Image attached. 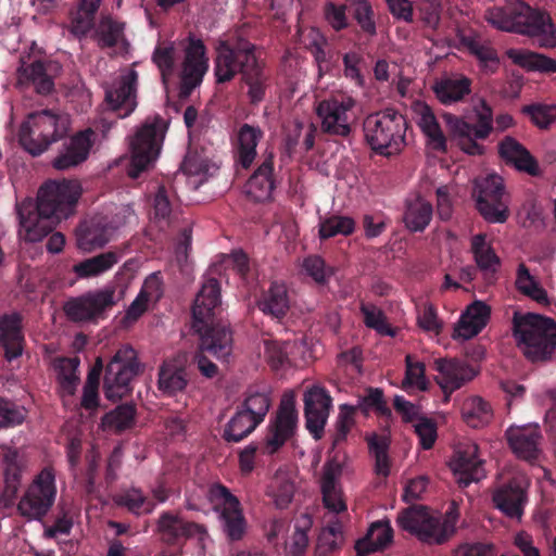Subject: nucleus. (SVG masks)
<instances>
[{
    "instance_id": "nucleus-1",
    "label": "nucleus",
    "mask_w": 556,
    "mask_h": 556,
    "mask_svg": "<svg viewBox=\"0 0 556 556\" xmlns=\"http://www.w3.org/2000/svg\"><path fill=\"white\" fill-rule=\"evenodd\" d=\"M81 194L76 180H48L38 190L37 203L18 207L20 232L29 242L41 241L55 226L74 213Z\"/></svg>"
},
{
    "instance_id": "nucleus-2",
    "label": "nucleus",
    "mask_w": 556,
    "mask_h": 556,
    "mask_svg": "<svg viewBox=\"0 0 556 556\" xmlns=\"http://www.w3.org/2000/svg\"><path fill=\"white\" fill-rule=\"evenodd\" d=\"M214 74L218 84L232 80L238 74L247 86L250 104L257 105L265 100L270 86V76L257 47L242 37L220 41L216 48Z\"/></svg>"
},
{
    "instance_id": "nucleus-3",
    "label": "nucleus",
    "mask_w": 556,
    "mask_h": 556,
    "mask_svg": "<svg viewBox=\"0 0 556 556\" xmlns=\"http://www.w3.org/2000/svg\"><path fill=\"white\" fill-rule=\"evenodd\" d=\"M220 303L219 281L215 278L206 279L191 308V328L199 336V349L202 352L227 362L232 353L233 337L228 325L216 321Z\"/></svg>"
},
{
    "instance_id": "nucleus-4",
    "label": "nucleus",
    "mask_w": 556,
    "mask_h": 556,
    "mask_svg": "<svg viewBox=\"0 0 556 556\" xmlns=\"http://www.w3.org/2000/svg\"><path fill=\"white\" fill-rule=\"evenodd\" d=\"M485 20L497 29L530 37L539 48L556 47V27L551 15L523 1L490 8L485 11Z\"/></svg>"
},
{
    "instance_id": "nucleus-5",
    "label": "nucleus",
    "mask_w": 556,
    "mask_h": 556,
    "mask_svg": "<svg viewBox=\"0 0 556 556\" xmlns=\"http://www.w3.org/2000/svg\"><path fill=\"white\" fill-rule=\"evenodd\" d=\"M513 336L529 361L544 362L552 357L556 349V321L535 313L516 312Z\"/></svg>"
},
{
    "instance_id": "nucleus-6",
    "label": "nucleus",
    "mask_w": 556,
    "mask_h": 556,
    "mask_svg": "<svg viewBox=\"0 0 556 556\" xmlns=\"http://www.w3.org/2000/svg\"><path fill=\"white\" fill-rule=\"evenodd\" d=\"M407 121L394 109L369 114L363 123L365 140L370 149L383 156L400 153L406 146Z\"/></svg>"
},
{
    "instance_id": "nucleus-7",
    "label": "nucleus",
    "mask_w": 556,
    "mask_h": 556,
    "mask_svg": "<svg viewBox=\"0 0 556 556\" xmlns=\"http://www.w3.org/2000/svg\"><path fill=\"white\" fill-rule=\"evenodd\" d=\"M458 515L451 508L445 517L432 514L426 506L413 505L397 516L399 527L427 544H444L455 533Z\"/></svg>"
},
{
    "instance_id": "nucleus-8",
    "label": "nucleus",
    "mask_w": 556,
    "mask_h": 556,
    "mask_svg": "<svg viewBox=\"0 0 556 556\" xmlns=\"http://www.w3.org/2000/svg\"><path fill=\"white\" fill-rule=\"evenodd\" d=\"M70 118L66 114L52 110L30 113L21 125L18 141L33 156L42 154L48 147L62 139L68 131Z\"/></svg>"
},
{
    "instance_id": "nucleus-9",
    "label": "nucleus",
    "mask_w": 556,
    "mask_h": 556,
    "mask_svg": "<svg viewBox=\"0 0 556 556\" xmlns=\"http://www.w3.org/2000/svg\"><path fill=\"white\" fill-rule=\"evenodd\" d=\"M166 125L160 115L149 116L130 139L128 176L136 179L160 154Z\"/></svg>"
},
{
    "instance_id": "nucleus-10",
    "label": "nucleus",
    "mask_w": 556,
    "mask_h": 556,
    "mask_svg": "<svg viewBox=\"0 0 556 556\" xmlns=\"http://www.w3.org/2000/svg\"><path fill=\"white\" fill-rule=\"evenodd\" d=\"M140 372L137 352L129 345L116 351L105 367L103 378L104 395L110 401H117L128 395L131 380Z\"/></svg>"
},
{
    "instance_id": "nucleus-11",
    "label": "nucleus",
    "mask_w": 556,
    "mask_h": 556,
    "mask_svg": "<svg viewBox=\"0 0 556 556\" xmlns=\"http://www.w3.org/2000/svg\"><path fill=\"white\" fill-rule=\"evenodd\" d=\"M55 496V473L48 466L29 484L17 504V511L28 520H41L53 506Z\"/></svg>"
},
{
    "instance_id": "nucleus-12",
    "label": "nucleus",
    "mask_w": 556,
    "mask_h": 556,
    "mask_svg": "<svg viewBox=\"0 0 556 556\" xmlns=\"http://www.w3.org/2000/svg\"><path fill=\"white\" fill-rule=\"evenodd\" d=\"M504 195V181L500 175L489 174L475 180L472 198L478 212L488 223L503 224L507 220L509 210Z\"/></svg>"
},
{
    "instance_id": "nucleus-13",
    "label": "nucleus",
    "mask_w": 556,
    "mask_h": 556,
    "mask_svg": "<svg viewBox=\"0 0 556 556\" xmlns=\"http://www.w3.org/2000/svg\"><path fill=\"white\" fill-rule=\"evenodd\" d=\"M208 498L214 509L219 513L223 531L230 541H239L247 530V521L240 501L228 488L220 483L210 486Z\"/></svg>"
},
{
    "instance_id": "nucleus-14",
    "label": "nucleus",
    "mask_w": 556,
    "mask_h": 556,
    "mask_svg": "<svg viewBox=\"0 0 556 556\" xmlns=\"http://www.w3.org/2000/svg\"><path fill=\"white\" fill-rule=\"evenodd\" d=\"M355 105L356 101L346 94L333 96L320 101L316 108V114L321 119L323 132L348 137L352 131V111Z\"/></svg>"
},
{
    "instance_id": "nucleus-15",
    "label": "nucleus",
    "mask_w": 556,
    "mask_h": 556,
    "mask_svg": "<svg viewBox=\"0 0 556 556\" xmlns=\"http://www.w3.org/2000/svg\"><path fill=\"white\" fill-rule=\"evenodd\" d=\"M114 289L89 291L79 296L70 299L64 304V313L74 323L91 321L103 318L106 309L115 304Z\"/></svg>"
},
{
    "instance_id": "nucleus-16",
    "label": "nucleus",
    "mask_w": 556,
    "mask_h": 556,
    "mask_svg": "<svg viewBox=\"0 0 556 556\" xmlns=\"http://www.w3.org/2000/svg\"><path fill=\"white\" fill-rule=\"evenodd\" d=\"M298 428V412L292 399H282L274 418L270 419L264 439L263 453L273 455L291 440Z\"/></svg>"
},
{
    "instance_id": "nucleus-17",
    "label": "nucleus",
    "mask_w": 556,
    "mask_h": 556,
    "mask_svg": "<svg viewBox=\"0 0 556 556\" xmlns=\"http://www.w3.org/2000/svg\"><path fill=\"white\" fill-rule=\"evenodd\" d=\"M206 48L201 39L189 37L185 49V59L181 64L179 97L187 99L202 83L208 68V60L205 55Z\"/></svg>"
},
{
    "instance_id": "nucleus-18",
    "label": "nucleus",
    "mask_w": 556,
    "mask_h": 556,
    "mask_svg": "<svg viewBox=\"0 0 556 556\" xmlns=\"http://www.w3.org/2000/svg\"><path fill=\"white\" fill-rule=\"evenodd\" d=\"M303 402L305 428L318 441L324 437L332 399L325 388L313 386L304 392Z\"/></svg>"
},
{
    "instance_id": "nucleus-19",
    "label": "nucleus",
    "mask_w": 556,
    "mask_h": 556,
    "mask_svg": "<svg viewBox=\"0 0 556 556\" xmlns=\"http://www.w3.org/2000/svg\"><path fill=\"white\" fill-rule=\"evenodd\" d=\"M161 541L167 545H180L185 541L195 538L204 541L207 531L203 525L186 520L178 514L163 511L156 522Z\"/></svg>"
},
{
    "instance_id": "nucleus-20",
    "label": "nucleus",
    "mask_w": 556,
    "mask_h": 556,
    "mask_svg": "<svg viewBox=\"0 0 556 556\" xmlns=\"http://www.w3.org/2000/svg\"><path fill=\"white\" fill-rule=\"evenodd\" d=\"M94 131L91 128L80 130L64 141L59 154L52 161L58 170H67L84 163L93 146Z\"/></svg>"
},
{
    "instance_id": "nucleus-21",
    "label": "nucleus",
    "mask_w": 556,
    "mask_h": 556,
    "mask_svg": "<svg viewBox=\"0 0 556 556\" xmlns=\"http://www.w3.org/2000/svg\"><path fill=\"white\" fill-rule=\"evenodd\" d=\"M138 72L129 70L105 91V101L119 117H127L137 106L136 91L138 85Z\"/></svg>"
},
{
    "instance_id": "nucleus-22",
    "label": "nucleus",
    "mask_w": 556,
    "mask_h": 556,
    "mask_svg": "<svg viewBox=\"0 0 556 556\" xmlns=\"http://www.w3.org/2000/svg\"><path fill=\"white\" fill-rule=\"evenodd\" d=\"M492 502L506 517L520 520L528 503L527 489L521 480L514 478L494 490Z\"/></svg>"
},
{
    "instance_id": "nucleus-23",
    "label": "nucleus",
    "mask_w": 556,
    "mask_h": 556,
    "mask_svg": "<svg viewBox=\"0 0 556 556\" xmlns=\"http://www.w3.org/2000/svg\"><path fill=\"white\" fill-rule=\"evenodd\" d=\"M505 437L517 457L528 462H534L539 458L542 440L539 426H511L506 430Z\"/></svg>"
},
{
    "instance_id": "nucleus-24",
    "label": "nucleus",
    "mask_w": 556,
    "mask_h": 556,
    "mask_svg": "<svg viewBox=\"0 0 556 556\" xmlns=\"http://www.w3.org/2000/svg\"><path fill=\"white\" fill-rule=\"evenodd\" d=\"M25 345L23 316L18 312L0 315V346L3 357L12 362L22 356Z\"/></svg>"
},
{
    "instance_id": "nucleus-25",
    "label": "nucleus",
    "mask_w": 556,
    "mask_h": 556,
    "mask_svg": "<svg viewBox=\"0 0 556 556\" xmlns=\"http://www.w3.org/2000/svg\"><path fill=\"white\" fill-rule=\"evenodd\" d=\"M477 453V445H466L455 452L450 463V467L456 477L457 483L462 488H466L471 482L480 481L485 477L483 462L478 458Z\"/></svg>"
},
{
    "instance_id": "nucleus-26",
    "label": "nucleus",
    "mask_w": 556,
    "mask_h": 556,
    "mask_svg": "<svg viewBox=\"0 0 556 556\" xmlns=\"http://www.w3.org/2000/svg\"><path fill=\"white\" fill-rule=\"evenodd\" d=\"M434 369L440 374L437 382L445 394V401L476 375L471 367L457 359L438 358Z\"/></svg>"
},
{
    "instance_id": "nucleus-27",
    "label": "nucleus",
    "mask_w": 556,
    "mask_h": 556,
    "mask_svg": "<svg viewBox=\"0 0 556 556\" xmlns=\"http://www.w3.org/2000/svg\"><path fill=\"white\" fill-rule=\"evenodd\" d=\"M470 252L483 280L486 285H493L497 279V273L502 262L485 233L473 235L470 239Z\"/></svg>"
},
{
    "instance_id": "nucleus-28",
    "label": "nucleus",
    "mask_w": 556,
    "mask_h": 556,
    "mask_svg": "<svg viewBox=\"0 0 556 556\" xmlns=\"http://www.w3.org/2000/svg\"><path fill=\"white\" fill-rule=\"evenodd\" d=\"M472 80L464 74L442 76L432 85V90L440 103L448 105L462 102L471 93Z\"/></svg>"
},
{
    "instance_id": "nucleus-29",
    "label": "nucleus",
    "mask_w": 556,
    "mask_h": 556,
    "mask_svg": "<svg viewBox=\"0 0 556 556\" xmlns=\"http://www.w3.org/2000/svg\"><path fill=\"white\" fill-rule=\"evenodd\" d=\"M498 153L507 164L514 165L517 170L534 177L540 175L535 157L515 138L505 137L498 144Z\"/></svg>"
},
{
    "instance_id": "nucleus-30",
    "label": "nucleus",
    "mask_w": 556,
    "mask_h": 556,
    "mask_svg": "<svg viewBox=\"0 0 556 556\" xmlns=\"http://www.w3.org/2000/svg\"><path fill=\"white\" fill-rule=\"evenodd\" d=\"M274 156L269 154L251 175L245 185L247 194L256 202H263L271 197L275 189L273 178Z\"/></svg>"
},
{
    "instance_id": "nucleus-31",
    "label": "nucleus",
    "mask_w": 556,
    "mask_h": 556,
    "mask_svg": "<svg viewBox=\"0 0 556 556\" xmlns=\"http://www.w3.org/2000/svg\"><path fill=\"white\" fill-rule=\"evenodd\" d=\"M16 75L21 87L33 86L39 94H48L53 90V79L48 75L46 65L40 60L29 64L22 62Z\"/></svg>"
},
{
    "instance_id": "nucleus-32",
    "label": "nucleus",
    "mask_w": 556,
    "mask_h": 556,
    "mask_svg": "<svg viewBox=\"0 0 556 556\" xmlns=\"http://www.w3.org/2000/svg\"><path fill=\"white\" fill-rule=\"evenodd\" d=\"M341 473V467L337 463H328L321 477V493L325 507L336 514L346 510V504L342 498V492L338 488L337 478Z\"/></svg>"
},
{
    "instance_id": "nucleus-33",
    "label": "nucleus",
    "mask_w": 556,
    "mask_h": 556,
    "mask_svg": "<svg viewBox=\"0 0 556 556\" xmlns=\"http://www.w3.org/2000/svg\"><path fill=\"white\" fill-rule=\"evenodd\" d=\"M257 306L265 315L277 320L283 319L290 308L287 287L277 281L271 282L260 298Z\"/></svg>"
},
{
    "instance_id": "nucleus-34",
    "label": "nucleus",
    "mask_w": 556,
    "mask_h": 556,
    "mask_svg": "<svg viewBox=\"0 0 556 556\" xmlns=\"http://www.w3.org/2000/svg\"><path fill=\"white\" fill-rule=\"evenodd\" d=\"M263 130L258 126L243 124L237 134V162L249 168L256 157V147L263 138Z\"/></svg>"
},
{
    "instance_id": "nucleus-35",
    "label": "nucleus",
    "mask_w": 556,
    "mask_h": 556,
    "mask_svg": "<svg viewBox=\"0 0 556 556\" xmlns=\"http://www.w3.org/2000/svg\"><path fill=\"white\" fill-rule=\"evenodd\" d=\"M393 531L388 522L376 521L370 525L366 535L355 543V551L358 556L369 554L384 548L392 541Z\"/></svg>"
},
{
    "instance_id": "nucleus-36",
    "label": "nucleus",
    "mask_w": 556,
    "mask_h": 556,
    "mask_svg": "<svg viewBox=\"0 0 556 556\" xmlns=\"http://www.w3.org/2000/svg\"><path fill=\"white\" fill-rule=\"evenodd\" d=\"M271 405L270 391L267 387L249 388L244 401L238 406L248 415H251L257 424H261Z\"/></svg>"
},
{
    "instance_id": "nucleus-37",
    "label": "nucleus",
    "mask_w": 556,
    "mask_h": 556,
    "mask_svg": "<svg viewBox=\"0 0 556 556\" xmlns=\"http://www.w3.org/2000/svg\"><path fill=\"white\" fill-rule=\"evenodd\" d=\"M76 240L80 250L90 252L102 248L109 242V231L99 222H85L77 229Z\"/></svg>"
},
{
    "instance_id": "nucleus-38",
    "label": "nucleus",
    "mask_w": 556,
    "mask_h": 556,
    "mask_svg": "<svg viewBox=\"0 0 556 556\" xmlns=\"http://www.w3.org/2000/svg\"><path fill=\"white\" fill-rule=\"evenodd\" d=\"M118 261L117 252L108 251L78 262L73 266V271L78 278L97 277L111 269Z\"/></svg>"
},
{
    "instance_id": "nucleus-39",
    "label": "nucleus",
    "mask_w": 556,
    "mask_h": 556,
    "mask_svg": "<svg viewBox=\"0 0 556 556\" xmlns=\"http://www.w3.org/2000/svg\"><path fill=\"white\" fill-rule=\"evenodd\" d=\"M116 506L126 508L136 516L149 515L155 508L153 500L149 498L140 489L130 488L113 497Z\"/></svg>"
},
{
    "instance_id": "nucleus-40",
    "label": "nucleus",
    "mask_w": 556,
    "mask_h": 556,
    "mask_svg": "<svg viewBox=\"0 0 556 556\" xmlns=\"http://www.w3.org/2000/svg\"><path fill=\"white\" fill-rule=\"evenodd\" d=\"M509 59L527 71L556 73V60L530 50H509Z\"/></svg>"
},
{
    "instance_id": "nucleus-41",
    "label": "nucleus",
    "mask_w": 556,
    "mask_h": 556,
    "mask_svg": "<svg viewBox=\"0 0 556 556\" xmlns=\"http://www.w3.org/2000/svg\"><path fill=\"white\" fill-rule=\"evenodd\" d=\"M444 118L450 130L459 138L458 144L463 151L470 155L482 153L483 148L476 141L472 124L451 114L444 115Z\"/></svg>"
},
{
    "instance_id": "nucleus-42",
    "label": "nucleus",
    "mask_w": 556,
    "mask_h": 556,
    "mask_svg": "<svg viewBox=\"0 0 556 556\" xmlns=\"http://www.w3.org/2000/svg\"><path fill=\"white\" fill-rule=\"evenodd\" d=\"M157 384L164 394L175 395L184 391L188 384L186 370L165 362L160 368Z\"/></svg>"
},
{
    "instance_id": "nucleus-43",
    "label": "nucleus",
    "mask_w": 556,
    "mask_h": 556,
    "mask_svg": "<svg viewBox=\"0 0 556 556\" xmlns=\"http://www.w3.org/2000/svg\"><path fill=\"white\" fill-rule=\"evenodd\" d=\"M343 544L342 523L336 518L323 528L317 536L314 556H330Z\"/></svg>"
},
{
    "instance_id": "nucleus-44",
    "label": "nucleus",
    "mask_w": 556,
    "mask_h": 556,
    "mask_svg": "<svg viewBox=\"0 0 556 556\" xmlns=\"http://www.w3.org/2000/svg\"><path fill=\"white\" fill-rule=\"evenodd\" d=\"M369 453L375 457V472L387 478L390 475L391 462L388 455L391 440L389 435L371 433L366 435Z\"/></svg>"
},
{
    "instance_id": "nucleus-45",
    "label": "nucleus",
    "mask_w": 556,
    "mask_h": 556,
    "mask_svg": "<svg viewBox=\"0 0 556 556\" xmlns=\"http://www.w3.org/2000/svg\"><path fill=\"white\" fill-rule=\"evenodd\" d=\"M462 416L469 427L481 428L492 420L493 412L490 404L483 399L472 396L464 402Z\"/></svg>"
},
{
    "instance_id": "nucleus-46",
    "label": "nucleus",
    "mask_w": 556,
    "mask_h": 556,
    "mask_svg": "<svg viewBox=\"0 0 556 556\" xmlns=\"http://www.w3.org/2000/svg\"><path fill=\"white\" fill-rule=\"evenodd\" d=\"M250 416L237 407L236 414L224 428L223 439L226 442L237 443L252 433L260 424Z\"/></svg>"
},
{
    "instance_id": "nucleus-47",
    "label": "nucleus",
    "mask_w": 556,
    "mask_h": 556,
    "mask_svg": "<svg viewBox=\"0 0 556 556\" xmlns=\"http://www.w3.org/2000/svg\"><path fill=\"white\" fill-rule=\"evenodd\" d=\"M356 228V222L351 216L332 214L319 223L318 235L320 240H328L336 236H351Z\"/></svg>"
},
{
    "instance_id": "nucleus-48",
    "label": "nucleus",
    "mask_w": 556,
    "mask_h": 556,
    "mask_svg": "<svg viewBox=\"0 0 556 556\" xmlns=\"http://www.w3.org/2000/svg\"><path fill=\"white\" fill-rule=\"evenodd\" d=\"M349 14L366 36L371 38L377 35L376 15L368 0H350Z\"/></svg>"
},
{
    "instance_id": "nucleus-49",
    "label": "nucleus",
    "mask_w": 556,
    "mask_h": 556,
    "mask_svg": "<svg viewBox=\"0 0 556 556\" xmlns=\"http://www.w3.org/2000/svg\"><path fill=\"white\" fill-rule=\"evenodd\" d=\"M124 38V24L104 16L94 29L93 39L101 49L113 48Z\"/></svg>"
},
{
    "instance_id": "nucleus-50",
    "label": "nucleus",
    "mask_w": 556,
    "mask_h": 556,
    "mask_svg": "<svg viewBox=\"0 0 556 556\" xmlns=\"http://www.w3.org/2000/svg\"><path fill=\"white\" fill-rule=\"evenodd\" d=\"M432 217V205L421 199H416L407 204L404 214V223L412 231H422Z\"/></svg>"
},
{
    "instance_id": "nucleus-51",
    "label": "nucleus",
    "mask_w": 556,
    "mask_h": 556,
    "mask_svg": "<svg viewBox=\"0 0 556 556\" xmlns=\"http://www.w3.org/2000/svg\"><path fill=\"white\" fill-rule=\"evenodd\" d=\"M313 527V519L308 514H301L295 519L294 532L288 546L289 556H302L308 546V532Z\"/></svg>"
},
{
    "instance_id": "nucleus-52",
    "label": "nucleus",
    "mask_w": 556,
    "mask_h": 556,
    "mask_svg": "<svg viewBox=\"0 0 556 556\" xmlns=\"http://www.w3.org/2000/svg\"><path fill=\"white\" fill-rule=\"evenodd\" d=\"M516 287L522 294L539 304H548L547 292L534 279L523 263L519 264L517 269Z\"/></svg>"
},
{
    "instance_id": "nucleus-53",
    "label": "nucleus",
    "mask_w": 556,
    "mask_h": 556,
    "mask_svg": "<svg viewBox=\"0 0 556 556\" xmlns=\"http://www.w3.org/2000/svg\"><path fill=\"white\" fill-rule=\"evenodd\" d=\"M79 364L80 362L78 357H62L59 359L56 367L58 382L62 391L67 395H73L76 391L77 384L79 382Z\"/></svg>"
},
{
    "instance_id": "nucleus-54",
    "label": "nucleus",
    "mask_w": 556,
    "mask_h": 556,
    "mask_svg": "<svg viewBox=\"0 0 556 556\" xmlns=\"http://www.w3.org/2000/svg\"><path fill=\"white\" fill-rule=\"evenodd\" d=\"M419 126L422 129L424 134L428 137L430 144L434 150L445 151L446 150V140L440 128V125L431 112L429 106H425Z\"/></svg>"
},
{
    "instance_id": "nucleus-55",
    "label": "nucleus",
    "mask_w": 556,
    "mask_h": 556,
    "mask_svg": "<svg viewBox=\"0 0 556 556\" xmlns=\"http://www.w3.org/2000/svg\"><path fill=\"white\" fill-rule=\"evenodd\" d=\"M405 377L403 380V388L409 389L416 387L420 391L428 389V380L426 378V366L425 363L419 362L415 356L407 354L405 356Z\"/></svg>"
},
{
    "instance_id": "nucleus-56",
    "label": "nucleus",
    "mask_w": 556,
    "mask_h": 556,
    "mask_svg": "<svg viewBox=\"0 0 556 556\" xmlns=\"http://www.w3.org/2000/svg\"><path fill=\"white\" fill-rule=\"evenodd\" d=\"M521 113L527 115L540 129H547L552 124L556 123V105L532 103L523 105Z\"/></svg>"
},
{
    "instance_id": "nucleus-57",
    "label": "nucleus",
    "mask_w": 556,
    "mask_h": 556,
    "mask_svg": "<svg viewBox=\"0 0 556 556\" xmlns=\"http://www.w3.org/2000/svg\"><path fill=\"white\" fill-rule=\"evenodd\" d=\"M152 61L161 72L163 81L174 74L176 48L173 42L157 45L152 54Z\"/></svg>"
},
{
    "instance_id": "nucleus-58",
    "label": "nucleus",
    "mask_w": 556,
    "mask_h": 556,
    "mask_svg": "<svg viewBox=\"0 0 556 556\" xmlns=\"http://www.w3.org/2000/svg\"><path fill=\"white\" fill-rule=\"evenodd\" d=\"M27 417L24 406L0 397V430L21 426Z\"/></svg>"
},
{
    "instance_id": "nucleus-59",
    "label": "nucleus",
    "mask_w": 556,
    "mask_h": 556,
    "mask_svg": "<svg viewBox=\"0 0 556 556\" xmlns=\"http://www.w3.org/2000/svg\"><path fill=\"white\" fill-rule=\"evenodd\" d=\"M136 405L132 403H125L118 405L115 409L108 413L104 421L117 431L129 429L135 424Z\"/></svg>"
},
{
    "instance_id": "nucleus-60",
    "label": "nucleus",
    "mask_w": 556,
    "mask_h": 556,
    "mask_svg": "<svg viewBox=\"0 0 556 556\" xmlns=\"http://www.w3.org/2000/svg\"><path fill=\"white\" fill-rule=\"evenodd\" d=\"M357 407L349 404H342L339 407V414L336 421V434L333 437V446L346 440L351 429L355 425V415Z\"/></svg>"
},
{
    "instance_id": "nucleus-61",
    "label": "nucleus",
    "mask_w": 556,
    "mask_h": 556,
    "mask_svg": "<svg viewBox=\"0 0 556 556\" xmlns=\"http://www.w3.org/2000/svg\"><path fill=\"white\" fill-rule=\"evenodd\" d=\"M361 312L364 316V323L368 328L375 329L379 334L382 336H395V330L387 321V318L381 309L375 306L369 307L362 305Z\"/></svg>"
},
{
    "instance_id": "nucleus-62",
    "label": "nucleus",
    "mask_w": 556,
    "mask_h": 556,
    "mask_svg": "<svg viewBox=\"0 0 556 556\" xmlns=\"http://www.w3.org/2000/svg\"><path fill=\"white\" fill-rule=\"evenodd\" d=\"M302 268L316 283L325 285L332 275V269L326 266L319 255H309L303 260Z\"/></svg>"
},
{
    "instance_id": "nucleus-63",
    "label": "nucleus",
    "mask_w": 556,
    "mask_h": 556,
    "mask_svg": "<svg viewBox=\"0 0 556 556\" xmlns=\"http://www.w3.org/2000/svg\"><path fill=\"white\" fill-rule=\"evenodd\" d=\"M462 315L472 324L471 334H478L486 326L490 319L491 308L482 301H475Z\"/></svg>"
},
{
    "instance_id": "nucleus-64",
    "label": "nucleus",
    "mask_w": 556,
    "mask_h": 556,
    "mask_svg": "<svg viewBox=\"0 0 556 556\" xmlns=\"http://www.w3.org/2000/svg\"><path fill=\"white\" fill-rule=\"evenodd\" d=\"M462 315L472 324L471 334H478L486 326L490 319L491 308L482 301H475Z\"/></svg>"
}]
</instances>
